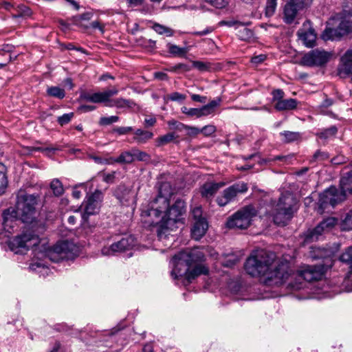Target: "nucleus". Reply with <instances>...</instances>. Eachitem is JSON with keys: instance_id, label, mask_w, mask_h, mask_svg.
Instances as JSON below:
<instances>
[{"instance_id": "nucleus-37", "label": "nucleus", "mask_w": 352, "mask_h": 352, "mask_svg": "<svg viewBox=\"0 0 352 352\" xmlns=\"http://www.w3.org/2000/svg\"><path fill=\"white\" fill-rule=\"evenodd\" d=\"M17 14H13V18H18V17H29L32 15V12L31 9L23 4L19 5L16 8Z\"/></svg>"}, {"instance_id": "nucleus-59", "label": "nucleus", "mask_w": 352, "mask_h": 352, "mask_svg": "<svg viewBox=\"0 0 352 352\" xmlns=\"http://www.w3.org/2000/svg\"><path fill=\"white\" fill-rule=\"evenodd\" d=\"M199 118L203 116H208L212 114L214 112L206 104L201 108H199Z\"/></svg>"}, {"instance_id": "nucleus-31", "label": "nucleus", "mask_w": 352, "mask_h": 352, "mask_svg": "<svg viewBox=\"0 0 352 352\" xmlns=\"http://www.w3.org/2000/svg\"><path fill=\"white\" fill-rule=\"evenodd\" d=\"M298 101L294 98L283 99L276 103L274 108L278 111H289L297 107Z\"/></svg>"}, {"instance_id": "nucleus-22", "label": "nucleus", "mask_w": 352, "mask_h": 352, "mask_svg": "<svg viewBox=\"0 0 352 352\" xmlns=\"http://www.w3.org/2000/svg\"><path fill=\"white\" fill-rule=\"evenodd\" d=\"M208 225L206 219H199L195 221L191 229V234L195 240L200 239L206 232Z\"/></svg>"}, {"instance_id": "nucleus-40", "label": "nucleus", "mask_w": 352, "mask_h": 352, "mask_svg": "<svg viewBox=\"0 0 352 352\" xmlns=\"http://www.w3.org/2000/svg\"><path fill=\"white\" fill-rule=\"evenodd\" d=\"M153 29L159 34H165L166 36H171L173 35V30L170 28L160 25L159 23H155L153 26Z\"/></svg>"}, {"instance_id": "nucleus-28", "label": "nucleus", "mask_w": 352, "mask_h": 352, "mask_svg": "<svg viewBox=\"0 0 352 352\" xmlns=\"http://www.w3.org/2000/svg\"><path fill=\"white\" fill-rule=\"evenodd\" d=\"M340 187V192L343 193L345 197L347 194H352V172L348 173L342 177Z\"/></svg>"}, {"instance_id": "nucleus-29", "label": "nucleus", "mask_w": 352, "mask_h": 352, "mask_svg": "<svg viewBox=\"0 0 352 352\" xmlns=\"http://www.w3.org/2000/svg\"><path fill=\"white\" fill-rule=\"evenodd\" d=\"M193 265H195V267L191 270L188 268V271L186 275V279L188 282H191L201 274H207L208 272V268L199 263H196L195 264H193Z\"/></svg>"}, {"instance_id": "nucleus-4", "label": "nucleus", "mask_w": 352, "mask_h": 352, "mask_svg": "<svg viewBox=\"0 0 352 352\" xmlns=\"http://www.w3.org/2000/svg\"><path fill=\"white\" fill-rule=\"evenodd\" d=\"M289 276L286 280L287 287L293 290H298L303 287L302 280L312 282L320 280L324 275L323 265H306L296 272H293L289 267Z\"/></svg>"}, {"instance_id": "nucleus-44", "label": "nucleus", "mask_w": 352, "mask_h": 352, "mask_svg": "<svg viewBox=\"0 0 352 352\" xmlns=\"http://www.w3.org/2000/svg\"><path fill=\"white\" fill-rule=\"evenodd\" d=\"M277 0H267L265 6V15L267 16H272L276 10Z\"/></svg>"}, {"instance_id": "nucleus-24", "label": "nucleus", "mask_w": 352, "mask_h": 352, "mask_svg": "<svg viewBox=\"0 0 352 352\" xmlns=\"http://www.w3.org/2000/svg\"><path fill=\"white\" fill-rule=\"evenodd\" d=\"M115 196L120 202L123 205L128 204L129 201L133 197V194L129 188L124 185L119 186L114 192Z\"/></svg>"}, {"instance_id": "nucleus-8", "label": "nucleus", "mask_w": 352, "mask_h": 352, "mask_svg": "<svg viewBox=\"0 0 352 352\" xmlns=\"http://www.w3.org/2000/svg\"><path fill=\"white\" fill-rule=\"evenodd\" d=\"M39 237L32 232L27 230L21 234L16 236L9 242V248L15 253H22L23 250H28L30 248L36 246L39 243Z\"/></svg>"}, {"instance_id": "nucleus-10", "label": "nucleus", "mask_w": 352, "mask_h": 352, "mask_svg": "<svg viewBox=\"0 0 352 352\" xmlns=\"http://www.w3.org/2000/svg\"><path fill=\"white\" fill-rule=\"evenodd\" d=\"M248 184L243 182H239L223 190L222 194L217 197V203L219 206H225L234 201L239 194L248 191Z\"/></svg>"}, {"instance_id": "nucleus-60", "label": "nucleus", "mask_w": 352, "mask_h": 352, "mask_svg": "<svg viewBox=\"0 0 352 352\" xmlns=\"http://www.w3.org/2000/svg\"><path fill=\"white\" fill-rule=\"evenodd\" d=\"M192 215L195 221L199 219H205L202 217V210L201 207H195L192 210Z\"/></svg>"}, {"instance_id": "nucleus-64", "label": "nucleus", "mask_w": 352, "mask_h": 352, "mask_svg": "<svg viewBox=\"0 0 352 352\" xmlns=\"http://www.w3.org/2000/svg\"><path fill=\"white\" fill-rule=\"evenodd\" d=\"M265 59H266L265 55L260 54L258 56H255L252 57L251 61L252 63L259 64V63L263 62Z\"/></svg>"}, {"instance_id": "nucleus-26", "label": "nucleus", "mask_w": 352, "mask_h": 352, "mask_svg": "<svg viewBox=\"0 0 352 352\" xmlns=\"http://www.w3.org/2000/svg\"><path fill=\"white\" fill-rule=\"evenodd\" d=\"M105 105L109 107H116L118 109H133L136 106V104L132 100L119 98L114 100H111L110 102L106 104Z\"/></svg>"}, {"instance_id": "nucleus-62", "label": "nucleus", "mask_w": 352, "mask_h": 352, "mask_svg": "<svg viewBox=\"0 0 352 352\" xmlns=\"http://www.w3.org/2000/svg\"><path fill=\"white\" fill-rule=\"evenodd\" d=\"M191 99L195 102H198L200 103H205L207 101L206 96H200L199 94H192Z\"/></svg>"}, {"instance_id": "nucleus-55", "label": "nucleus", "mask_w": 352, "mask_h": 352, "mask_svg": "<svg viewBox=\"0 0 352 352\" xmlns=\"http://www.w3.org/2000/svg\"><path fill=\"white\" fill-rule=\"evenodd\" d=\"M201 133L205 136H210L216 131V126L212 124H209L201 129Z\"/></svg>"}, {"instance_id": "nucleus-39", "label": "nucleus", "mask_w": 352, "mask_h": 352, "mask_svg": "<svg viewBox=\"0 0 352 352\" xmlns=\"http://www.w3.org/2000/svg\"><path fill=\"white\" fill-rule=\"evenodd\" d=\"M338 131L336 126H331L329 128L325 129L317 135L320 139L327 140L333 137Z\"/></svg>"}, {"instance_id": "nucleus-20", "label": "nucleus", "mask_w": 352, "mask_h": 352, "mask_svg": "<svg viewBox=\"0 0 352 352\" xmlns=\"http://www.w3.org/2000/svg\"><path fill=\"white\" fill-rule=\"evenodd\" d=\"M296 204V200L293 195L286 193L280 197L276 207L279 210H285L287 212L291 213V215L293 216L294 212V207Z\"/></svg>"}, {"instance_id": "nucleus-57", "label": "nucleus", "mask_w": 352, "mask_h": 352, "mask_svg": "<svg viewBox=\"0 0 352 352\" xmlns=\"http://www.w3.org/2000/svg\"><path fill=\"white\" fill-rule=\"evenodd\" d=\"M293 158H294V155L293 154L287 155H279L274 156L272 158H269L267 160H263V163H267V162H272V161H280V162H282L283 159H293Z\"/></svg>"}, {"instance_id": "nucleus-36", "label": "nucleus", "mask_w": 352, "mask_h": 352, "mask_svg": "<svg viewBox=\"0 0 352 352\" xmlns=\"http://www.w3.org/2000/svg\"><path fill=\"white\" fill-rule=\"evenodd\" d=\"M47 94L50 96L57 98L58 99H63L65 96V90L56 86L48 87L47 89Z\"/></svg>"}, {"instance_id": "nucleus-18", "label": "nucleus", "mask_w": 352, "mask_h": 352, "mask_svg": "<svg viewBox=\"0 0 352 352\" xmlns=\"http://www.w3.org/2000/svg\"><path fill=\"white\" fill-rule=\"evenodd\" d=\"M173 195V189L168 182L162 183L159 188V194L154 199L155 203L162 204V208H168V202Z\"/></svg>"}, {"instance_id": "nucleus-41", "label": "nucleus", "mask_w": 352, "mask_h": 352, "mask_svg": "<svg viewBox=\"0 0 352 352\" xmlns=\"http://www.w3.org/2000/svg\"><path fill=\"white\" fill-rule=\"evenodd\" d=\"M50 188L56 196H60L64 192L63 184L58 179H54L51 182Z\"/></svg>"}, {"instance_id": "nucleus-13", "label": "nucleus", "mask_w": 352, "mask_h": 352, "mask_svg": "<svg viewBox=\"0 0 352 352\" xmlns=\"http://www.w3.org/2000/svg\"><path fill=\"white\" fill-rule=\"evenodd\" d=\"M186 211V203L182 199H177L171 206L169 201L168 208L166 210V223H168L169 228L175 223L180 221Z\"/></svg>"}, {"instance_id": "nucleus-35", "label": "nucleus", "mask_w": 352, "mask_h": 352, "mask_svg": "<svg viewBox=\"0 0 352 352\" xmlns=\"http://www.w3.org/2000/svg\"><path fill=\"white\" fill-rule=\"evenodd\" d=\"M116 162L122 164H130L134 162L133 148L130 151L122 152L116 160Z\"/></svg>"}, {"instance_id": "nucleus-32", "label": "nucleus", "mask_w": 352, "mask_h": 352, "mask_svg": "<svg viewBox=\"0 0 352 352\" xmlns=\"http://www.w3.org/2000/svg\"><path fill=\"white\" fill-rule=\"evenodd\" d=\"M340 261L347 266L349 273L352 272V247L348 248L340 256Z\"/></svg>"}, {"instance_id": "nucleus-58", "label": "nucleus", "mask_w": 352, "mask_h": 352, "mask_svg": "<svg viewBox=\"0 0 352 352\" xmlns=\"http://www.w3.org/2000/svg\"><path fill=\"white\" fill-rule=\"evenodd\" d=\"M133 130L131 126H119L114 128L113 132L117 133L118 135H125Z\"/></svg>"}, {"instance_id": "nucleus-21", "label": "nucleus", "mask_w": 352, "mask_h": 352, "mask_svg": "<svg viewBox=\"0 0 352 352\" xmlns=\"http://www.w3.org/2000/svg\"><path fill=\"white\" fill-rule=\"evenodd\" d=\"M297 34L299 39L307 47H312L315 45L316 34L313 28H309L308 30L300 29L298 31Z\"/></svg>"}, {"instance_id": "nucleus-42", "label": "nucleus", "mask_w": 352, "mask_h": 352, "mask_svg": "<svg viewBox=\"0 0 352 352\" xmlns=\"http://www.w3.org/2000/svg\"><path fill=\"white\" fill-rule=\"evenodd\" d=\"M133 160L140 161V162H147L150 160V155L144 152L139 150L136 148H133Z\"/></svg>"}, {"instance_id": "nucleus-45", "label": "nucleus", "mask_w": 352, "mask_h": 352, "mask_svg": "<svg viewBox=\"0 0 352 352\" xmlns=\"http://www.w3.org/2000/svg\"><path fill=\"white\" fill-rule=\"evenodd\" d=\"M342 228L346 230H352V210L345 215L342 223Z\"/></svg>"}, {"instance_id": "nucleus-33", "label": "nucleus", "mask_w": 352, "mask_h": 352, "mask_svg": "<svg viewBox=\"0 0 352 352\" xmlns=\"http://www.w3.org/2000/svg\"><path fill=\"white\" fill-rule=\"evenodd\" d=\"M283 137V141L285 143H291L293 142L300 140L302 135L299 132L284 131L280 133Z\"/></svg>"}, {"instance_id": "nucleus-56", "label": "nucleus", "mask_w": 352, "mask_h": 352, "mask_svg": "<svg viewBox=\"0 0 352 352\" xmlns=\"http://www.w3.org/2000/svg\"><path fill=\"white\" fill-rule=\"evenodd\" d=\"M272 95L273 101L278 102L283 99L285 94L282 89H277L272 91Z\"/></svg>"}, {"instance_id": "nucleus-7", "label": "nucleus", "mask_w": 352, "mask_h": 352, "mask_svg": "<svg viewBox=\"0 0 352 352\" xmlns=\"http://www.w3.org/2000/svg\"><path fill=\"white\" fill-rule=\"evenodd\" d=\"M256 214L257 210L253 206H245L229 217L226 226L228 228L246 229Z\"/></svg>"}, {"instance_id": "nucleus-19", "label": "nucleus", "mask_w": 352, "mask_h": 352, "mask_svg": "<svg viewBox=\"0 0 352 352\" xmlns=\"http://www.w3.org/2000/svg\"><path fill=\"white\" fill-rule=\"evenodd\" d=\"M229 25H236L237 36L241 41H250L254 38V32L247 26L251 24V22L241 23L237 21L229 22Z\"/></svg>"}, {"instance_id": "nucleus-11", "label": "nucleus", "mask_w": 352, "mask_h": 352, "mask_svg": "<svg viewBox=\"0 0 352 352\" xmlns=\"http://www.w3.org/2000/svg\"><path fill=\"white\" fill-rule=\"evenodd\" d=\"M335 217H327L319 223L314 228L309 230L305 234V242L311 243L319 239L320 236L328 232L337 224Z\"/></svg>"}, {"instance_id": "nucleus-43", "label": "nucleus", "mask_w": 352, "mask_h": 352, "mask_svg": "<svg viewBox=\"0 0 352 352\" xmlns=\"http://www.w3.org/2000/svg\"><path fill=\"white\" fill-rule=\"evenodd\" d=\"M8 185V179L4 166L0 164V195L4 193Z\"/></svg>"}, {"instance_id": "nucleus-6", "label": "nucleus", "mask_w": 352, "mask_h": 352, "mask_svg": "<svg viewBox=\"0 0 352 352\" xmlns=\"http://www.w3.org/2000/svg\"><path fill=\"white\" fill-rule=\"evenodd\" d=\"M76 255L77 248L67 241L57 243L45 252V256L54 263L73 259Z\"/></svg>"}, {"instance_id": "nucleus-17", "label": "nucleus", "mask_w": 352, "mask_h": 352, "mask_svg": "<svg viewBox=\"0 0 352 352\" xmlns=\"http://www.w3.org/2000/svg\"><path fill=\"white\" fill-rule=\"evenodd\" d=\"M302 5L296 2L294 0H289L283 8V19L286 24H292L296 22L300 11L305 8Z\"/></svg>"}, {"instance_id": "nucleus-47", "label": "nucleus", "mask_w": 352, "mask_h": 352, "mask_svg": "<svg viewBox=\"0 0 352 352\" xmlns=\"http://www.w3.org/2000/svg\"><path fill=\"white\" fill-rule=\"evenodd\" d=\"M175 139V134L173 133H169L164 135H162L157 139L158 146L165 145Z\"/></svg>"}, {"instance_id": "nucleus-5", "label": "nucleus", "mask_w": 352, "mask_h": 352, "mask_svg": "<svg viewBox=\"0 0 352 352\" xmlns=\"http://www.w3.org/2000/svg\"><path fill=\"white\" fill-rule=\"evenodd\" d=\"M166 210L167 208H162V204L155 203L153 199L149 204L148 208L142 212L143 218H151V219L146 220L148 223L151 225L157 224V234L160 239L167 237L171 230L166 223Z\"/></svg>"}, {"instance_id": "nucleus-30", "label": "nucleus", "mask_w": 352, "mask_h": 352, "mask_svg": "<svg viewBox=\"0 0 352 352\" xmlns=\"http://www.w3.org/2000/svg\"><path fill=\"white\" fill-rule=\"evenodd\" d=\"M153 137V133L152 132L138 129L134 132L133 140L138 144H143L151 140Z\"/></svg>"}, {"instance_id": "nucleus-3", "label": "nucleus", "mask_w": 352, "mask_h": 352, "mask_svg": "<svg viewBox=\"0 0 352 352\" xmlns=\"http://www.w3.org/2000/svg\"><path fill=\"white\" fill-rule=\"evenodd\" d=\"M204 260V254L198 248L181 251L175 254L172 259L173 269L171 275L175 279L182 277L183 275L186 276L188 268L193 264L200 263Z\"/></svg>"}, {"instance_id": "nucleus-23", "label": "nucleus", "mask_w": 352, "mask_h": 352, "mask_svg": "<svg viewBox=\"0 0 352 352\" xmlns=\"http://www.w3.org/2000/svg\"><path fill=\"white\" fill-rule=\"evenodd\" d=\"M224 183H213L207 182L204 184L200 190L201 195L206 199H210L218 191V190L223 186Z\"/></svg>"}, {"instance_id": "nucleus-16", "label": "nucleus", "mask_w": 352, "mask_h": 352, "mask_svg": "<svg viewBox=\"0 0 352 352\" xmlns=\"http://www.w3.org/2000/svg\"><path fill=\"white\" fill-rule=\"evenodd\" d=\"M135 242L134 238L131 236L122 237L117 242L112 243L109 247H104L102 249V254L105 256L113 255L116 252H121L132 248Z\"/></svg>"}, {"instance_id": "nucleus-54", "label": "nucleus", "mask_w": 352, "mask_h": 352, "mask_svg": "<svg viewBox=\"0 0 352 352\" xmlns=\"http://www.w3.org/2000/svg\"><path fill=\"white\" fill-rule=\"evenodd\" d=\"M186 96L184 94H180L179 92H173L172 94L168 96V98L171 101H177L182 102L186 99Z\"/></svg>"}, {"instance_id": "nucleus-61", "label": "nucleus", "mask_w": 352, "mask_h": 352, "mask_svg": "<svg viewBox=\"0 0 352 352\" xmlns=\"http://www.w3.org/2000/svg\"><path fill=\"white\" fill-rule=\"evenodd\" d=\"M221 102V98L220 97H217L215 99L211 100L208 104L206 105L209 107V108L214 112V109L216 107L220 105Z\"/></svg>"}, {"instance_id": "nucleus-2", "label": "nucleus", "mask_w": 352, "mask_h": 352, "mask_svg": "<svg viewBox=\"0 0 352 352\" xmlns=\"http://www.w3.org/2000/svg\"><path fill=\"white\" fill-rule=\"evenodd\" d=\"M38 204V197L28 194L23 190H20L16 194L15 208H8L3 211V218L4 224L7 226L9 220L19 219L24 223H32L36 219V206Z\"/></svg>"}, {"instance_id": "nucleus-53", "label": "nucleus", "mask_w": 352, "mask_h": 352, "mask_svg": "<svg viewBox=\"0 0 352 352\" xmlns=\"http://www.w3.org/2000/svg\"><path fill=\"white\" fill-rule=\"evenodd\" d=\"M182 112L188 116L199 118V108H187L183 107L182 108Z\"/></svg>"}, {"instance_id": "nucleus-63", "label": "nucleus", "mask_w": 352, "mask_h": 352, "mask_svg": "<svg viewBox=\"0 0 352 352\" xmlns=\"http://www.w3.org/2000/svg\"><path fill=\"white\" fill-rule=\"evenodd\" d=\"M115 172L111 173L104 174L103 180L107 183H113L115 179Z\"/></svg>"}, {"instance_id": "nucleus-25", "label": "nucleus", "mask_w": 352, "mask_h": 352, "mask_svg": "<svg viewBox=\"0 0 352 352\" xmlns=\"http://www.w3.org/2000/svg\"><path fill=\"white\" fill-rule=\"evenodd\" d=\"M291 213L287 212L285 210L278 209L275 208L273 212V220L275 224L278 226H285L292 218Z\"/></svg>"}, {"instance_id": "nucleus-49", "label": "nucleus", "mask_w": 352, "mask_h": 352, "mask_svg": "<svg viewBox=\"0 0 352 352\" xmlns=\"http://www.w3.org/2000/svg\"><path fill=\"white\" fill-rule=\"evenodd\" d=\"M93 16H94V14L91 12H87L85 13L79 14L74 17V23L78 25L82 21L91 20L92 19Z\"/></svg>"}, {"instance_id": "nucleus-1", "label": "nucleus", "mask_w": 352, "mask_h": 352, "mask_svg": "<svg viewBox=\"0 0 352 352\" xmlns=\"http://www.w3.org/2000/svg\"><path fill=\"white\" fill-rule=\"evenodd\" d=\"M276 255L264 250L254 251L246 259L245 272L252 277H263V282L268 286L286 283L289 276V263L276 261Z\"/></svg>"}, {"instance_id": "nucleus-46", "label": "nucleus", "mask_w": 352, "mask_h": 352, "mask_svg": "<svg viewBox=\"0 0 352 352\" xmlns=\"http://www.w3.org/2000/svg\"><path fill=\"white\" fill-rule=\"evenodd\" d=\"M339 25L342 32L343 33V36L352 34V21L348 20H342Z\"/></svg>"}, {"instance_id": "nucleus-34", "label": "nucleus", "mask_w": 352, "mask_h": 352, "mask_svg": "<svg viewBox=\"0 0 352 352\" xmlns=\"http://www.w3.org/2000/svg\"><path fill=\"white\" fill-rule=\"evenodd\" d=\"M167 47L169 53L175 56L184 57L187 53L186 47H180L175 44L168 43Z\"/></svg>"}, {"instance_id": "nucleus-12", "label": "nucleus", "mask_w": 352, "mask_h": 352, "mask_svg": "<svg viewBox=\"0 0 352 352\" xmlns=\"http://www.w3.org/2000/svg\"><path fill=\"white\" fill-rule=\"evenodd\" d=\"M331 57V52L316 49L305 54L302 58V63L309 67H321L327 63Z\"/></svg>"}, {"instance_id": "nucleus-15", "label": "nucleus", "mask_w": 352, "mask_h": 352, "mask_svg": "<svg viewBox=\"0 0 352 352\" xmlns=\"http://www.w3.org/2000/svg\"><path fill=\"white\" fill-rule=\"evenodd\" d=\"M118 89L116 87L109 89L102 92H82L80 94V98L87 102H91L94 103H102L105 102L106 104L109 103L111 100L110 98L117 95Z\"/></svg>"}, {"instance_id": "nucleus-52", "label": "nucleus", "mask_w": 352, "mask_h": 352, "mask_svg": "<svg viewBox=\"0 0 352 352\" xmlns=\"http://www.w3.org/2000/svg\"><path fill=\"white\" fill-rule=\"evenodd\" d=\"M192 66L197 69L199 72H206L210 69V64L208 63L195 60L192 61Z\"/></svg>"}, {"instance_id": "nucleus-51", "label": "nucleus", "mask_w": 352, "mask_h": 352, "mask_svg": "<svg viewBox=\"0 0 352 352\" xmlns=\"http://www.w3.org/2000/svg\"><path fill=\"white\" fill-rule=\"evenodd\" d=\"M74 114L72 112L69 113H65L63 116L58 117L57 122L61 126L67 124V123H69L71 121V120L74 117Z\"/></svg>"}, {"instance_id": "nucleus-27", "label": "nucleus", "mask_w": 352, "mask_h": 352, "mask_svg": "<svg viewBox=\"0 0 352 352\" xmlns=\"http://www.w3.org/2000/svg\"><path fill=\"white\" fill-rule=\"evenodd\" d=\"M343 36L340 25L336 28H326L322 34V38L324 41L339 40Z\"/></svg>"}, {"instance_id": "nucleus-50", "label": "nucleus", "mask_w": 352, "mask_h": 352, "mask_svg": "<svg viewBox=\"0 0 352 352\" xmlns=\"http://www.w3.org/2000/svg\"><path fill=\"white\" fill-rule=\"evenodd\" d=\"M206 3L216 8H223L228 4V0H204Z\"/></svg>"}, {"instance_id": "nucleus-9", "label": "nucleus", "mask_w": 352, "mask_h": 352, "mask_svg": "<svg viewBox=\"0 0 352 352\" xmlns=\"http://www.w3.org/2000/svg\"><path fill=\"white\" fill-rule=\"evenodd\" d=\"M344 199V195L341 193L339 189L335 186H331L320 194L318 212L322 214L328 206L334 207Z\"/></svg>"}, {"instance_id": "nucleus-38", "label": "nucleus", "mask_w": 352, "mask_h": 352, "mask_svg": "<svg viewBox=\"0 0 352 352\" xmlns=\"http://www.w3.org/2000/svg\"><path fill=\"white\" fill-rule=\"evenodd\" d=\"M329 158V155L327 152L318 150L310 159L311 164L315 162H322Z\"/></svg>"}, {"instance_id": "nucleus-14", "label": "nucleus", "mask_w": 352, "mask_h": 352, "mask_svg": "<svg viewBox=\"0 0 352 352\" xmlns=\"http://www.w3.org/2000/svg\"><path fill=\"white\" fill-rule=\"evenodd\" d=\"M102 199L103 194L98 190H96L94 193L88 196L82 204L84 210L83 218L98 213Z\"/></svg>"}, {"instance_id": "nucleus-48", "label": "nucleus", "mask_w": 352, "mask_h": 352, "mask_svg": "<svg viewBox=\"0 0 352 352\" xmlns=\"http://www.w3.org/2000/svg\"><path fill=\"white\" fill-rule=\"evenodd\" d=\"M119 120V117L117 116H111L109 117H101L99 120V124L107 126L113 123L117 122Z\"/></svg>"}]
</instances>
